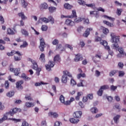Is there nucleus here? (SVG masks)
<instances>
[{
	"label": "nucleus",
	"instance_id": "1",
	"mask_svg": "<svg viewBox=\"0 0 126 126\" xmlns=\"http://www.w3.org/2000/svg\"><path fill=\"white\" fill-rule=\"evenodd\" d=\"M110 36L111 37L112 43H114L113 45L115 50L118 51L121 55H125V50H124V48L122 47H119V44H118V42L120 41V36L116 35V34L114 32H112Z\"/></svg>",
	"mask_w": 126,
	"mask_h": 126
},
{
	"label": "nucleus",
	"instance_id": "2",
	"mask_svg": "<svg viewBox=\"0 0 126 126\" xmlns=\"http://www.w3.org/2000/svg\"><path fill=\"white\" fill-rule=\"evenodd\" d=\"M61 57H60V55H57L54 58V61H49L48 62V64L45 65L46 70L48 71H51L52 69V67H54L55 66V62H57V63H61Z\"/></svg>",
	"mask_w": 126,
	"mask_h": 126
},
{
	"label": "nucleus",
	"instance_id": "3",
	"mask_svg": "<svg viewBox=\"0 0 126 126\" xmlns=\"http://www.w3.org/2000/svg\"><path fill=\"white\" fill-rule=\"evenodd\" d=\"M82 116V112L81 111H76L73 114V117L74 118H70L69 122L71 124H78L79 122V119H80Z\"/></svg>",
	"mask_w": 126,
	"mask_h": 126
},
{
	"label": "nucleus",
	"instance_id": "4",
	"mask_svg": "<svg viewBox=\"0 0 126 126\" xmlns=\"http://www.w3.org/2000/svg\"><path fill=\"white\" fill-rule=\"evenodd\" d=\"M29 62H31L32 65V68L35 70H36V74L39 76L40 75V72L42 70V69L38 67V64L34 60L31 59V58H29Z\"/></svg>",
	"mask_w": 126,
	"mask_h": 126
},
{
	"label": "nucleus",
	"instance_id": "5",
	"mask_svg": "<svg viewBox=\"0 0 126 126\" xmlns=\"http://www.w3.org/2000/svg\"><path fill=\"white\" fill-rule=\"evenodd\" d=\"M72 14L71 15L67 16L66 17L67 18H76L74 19V22L76 23H79L82 21V19L81 18H77V15H76V11L73 10L72 11Z\"/></svg>",
	"mask_w": 126,
	"mask_h": 126
},
{
	"label": "nucleus",
	"instance_id": "6",
	"mask_svg": "<svg viewBox=\"0 0 126 126\" xmlns=\"http://www.w3.org/2000/svg\"><path fill=\"white\" fill-rule=\"evenodd\" d=\"M63 75L62 76L61 79L62 82L63 83H67V76H69V77H72V75H71L69 71L67 70L63 71Z\"/></svg>",
	"mask_w": 126,
	"mask_h": 126
},
{
	"label": "nucleus",
	"instance_id": "7",
	"mask_svg": "<svg viewBox=\"0 0 126 126\" xmlns=\"http://www.w3.org/2000/svg\"><path fill=\"white\" fill-rule=\"evenodd\" d=\"M100 45L104 46L105 49L108 51L109 54L110 55V56H113L114 55V52L113 51L111 50L110 46H108V42L107 41H103L102 42H100Z\"/></svg>",
	"mask_w": 126,
	"mask_h": 126
},
{
	"label": "nucleus",
	"instance_id": "8",
	"mask_svg": "<svg viewBox=\"0 0 126 126\" xmlns=\"http://www.w3.org/2000/svg\"><path fill=\"white\" fill-rule=\"evenodd\" d=\"M109 89V86L107 85H104L100 87V89L97 91V94L98 96H102L103 95V92L104 90Z\"/></svg>",
	"mask_w": 126,
	"mask_h": 126
},
{
	"label": "nucleus",
	"instance_id": "9",
	"mask_svg": "<svg viewBox=\"0 0 126 126\" xmlns=\"http://www.w3.org/2000/svg\"><path fill=\"white\" fill-rule=\"evenodd\" d=\"M40 40V46H39V49L40 52H44L45 51V45H46V43H45V40H44V38L40 37L39 38Z\"/></svg>",
	"mask_w": 126,
	"mask_h": 126
},
{
	"label": "nucleus",
	"instance_id": "10",
	"mask_svg": "<svg viewBox=\"0 0 126 126\" xmlns=\"http://www.w3.org/2000/svg\"><path fill=\"white\" fill-rule=\"evenodd\" d=\"M65 24L69 27H73V26H75V23L73 21L68 19L65 20Z\"/></svg>",
	"mask_w": 126,
	"mask_h": 126
},
{
	"label": "nucleus",
	"instance_id": "11",
	"mask_svg": "<svg viewBox=\"0 0 126 126\" xmlns=\"http://www.w3.org/2000/svg\"><path fill=\"white\" fill-rule=\"evenodd\" d=\"M90 15L92 17H96L98 18L100 15V13L98 11H91L90 12Z\"/></svg>",
	"mask_w": 126,
	"mask_h": 126
},
{
	"label": "nucleus",
	"instance_id": "12",
	"mask_svg": "<svg viewBox=\"0 0 126 126\" xmlns=\"http://www.w3.org/2000/svg\"><path fill=\"white\" fill-rule=\"evenodd\" d=\"M24 83V81L23 80H20L16 82V87L18 89H20V90H22L23 89V86H22V84Z\"/></svg>",
	"mask_w": 126,
	"mask_h": 126
},
{
	"label": "nucleus",
	"instance_id": "13",
	"mask_svg": "<svg viewBox=\"0 0 126 126\" xmlns=\"http://www.w3.org/2000/svg\"><path fill=\"white\" fill-rule=\"evenodd\" d=\"M10 71L12 72H14L15 73V75L17 76L19 73H20V68H10Z\"/></svg>",
	"mask_w": 126,
	"mask_h": 126
},
{
	"label": "nucleus",
	"instance_id": "14",
	"mask_svg": "<svg viewBox=\"0 0 126 126\" xmlns=\"http://www.w3.org/2000/svg\"><path fill=\"white\" fill-rule=\"evenodd\" d=\"M92 30H93V29H92V28L87 29L85 32L83 34V37L87 38V37H88V36H89V35L90 34V31H92Z\"/></svg>",
	"mask_w": 126,
	"mask_h": 126
},
{
	"label": "nucleus",
	"instance_id": "15",
	"mask_svg": "<svg viewBox=\"0 0 126 126\" xmlns=\"http://www.w3.org/2000/svg\"><path fill=\"white\" fill-rule=\"evenodd\" d=\"M56 50L59 51L61 52H63V51H65V49H64V48L63 47V45L60 44L56 46Z\"/></svg>",
	"mask_w": 126,
	"mask_h": 126
},
{
	"label": "nucleus",
	"instance_id": "16",
	"mask_svg": "<svg viewBox=\"0 0 126 126\" xmlns=\"http://www.w3.org/2000/svg\"><path fill=\"white\" fill-rule=\"evenodd\" d=\"M83 60V58L80 55V54H78L75 55V57L74 59V62H79L80 61H82Z\"/></svg>",
	"mask_w": 126,
	"mask_h": 126
},
{
	"label": "nucleus",
	"instance_id": "17",
	"mask_svg": "<svg viewBox=\"0 0 126 126\" xmlns=\"http://www.w3.org/2000/svg\"><path fill=\"white\" fill-rule=\"evenodd\" d=\"M18 110V108H13L11 109L9 112H8V114L10 115V116H13L14 114H16V113H17Z\"/></svg>",
	"mask_w": 126,
	"mask_h": 126
},
{
	"label": "nucleus",
	"instance_id": "18",
	"mask_svg": "<svg viewBox=\"0 0 126 126\" xmlns=\"http://www.w3.org/2000/svg\"><path fill=\"white\" fill-rule=\"evenodd\" d=\"M101 57V55L100 54H96L95 56L93 58V60L96 63L99 62V60H97V59L100 60Z\"/></svg>",
	"mask_w": 126,
	"mask_h": 126
},
{
	"label": "nucleus",
	"instance_id": "19",
	"mask_svg": "<svg viewBox=\"0 0 126 126\" xmlns=\"http://www.w3.org/2000/svg\"><path fill=\"white\" fill-rule=\"evenodd\" d=\"M49 117H53L55 119H57L59 117V114L57 112H50L48 113Z\"/></svg>",
	"mask_w": 126,
	"mask_h": 126
},
{
	"label": "nucleus",
	"instance_id": "20",
	"mask_svg": "<svg viewBox=\"0 0 126 126\" xmlns=\"http://www.w3.org/2000/svg\"><path fill=\"white\" fill-rule=\"evenodd\" d=\"M39 8L41 10H43V9H47L48 4H47V3H41L39 6Z\"/></svg>",
	"mask_w": 126,
	"mask_h": 126
},
{
	"label": "nucleus",
	"instance_id": "21",
	"mask_svg": "<svg viewBox=\"0 0 126 126\" xmlns=\"http://www.w3.org/2000/svg\"><path fill=\"white\" fill-rule=\"evenodd\" d=\"M86 6L88 7H91L93 8L94 10H96L97 9V7L96 6V4L95 3H91V4H86Z\"/></svg>",
	"mask_w": 126,
	"mask_h": 126
},
{
	"label": "nucleus",
	"instance_id": "22",
	"mask_svg": "<svg viewBox=\"0 0 126 126\" xmlns=\"http://www.w3.org/2000/svg\"><path fill=\"white\" fill-rule=\"evenodd\" d=\"M21 77L23 79H24L25 81H28L29 80H31V78L29 77L28 76H27V75H26V74L24 73L22 74Z\"/></svg>",
	"mask_w": 126,
	"mask_h": 126
},
{
	"label": "nucleus",
	"instance_id": "23",
	"mask_svg": "<svg viewBox=\"0 0 126 126\" xmlns=\"http://www.w3.org/2000/svg\"><path fill=\"white\" fill-rule=\"evenodd\" d=\"M18 15L19 17H21L22 20H25V19H27V17L25 16L24 12H20L18 14Z\"/></svg>",
	"mask_w": 126,
	"mask_h": 126
},
{
	"label": "nucleus",
	"instance_id": "24",
	"mask_svg": "<svg viewBox=\"0 0 126 126\" xmlns=\"http://www.w3.org/2000/svg\"><path fill=\"white\" fill-rule=\"evenodd\" d=\"M34 106H35L34 103L29 102H26V107H27V108H31V107H34Z\"/></svg>",
	"mask_w": 126,
	"mask_h": 126
},
{
	"label": "nucleus",
	"instance_id": "25",
	"mask_svg": "<svg viewBox=\"0 0 126 126\" xmlns=\"http://www.w3.org/2000/svg\"><path fill=\"white\" fill-rule=\"evenodd\" d=\"M21 1L22 7H24V8H27L28 3H27L25 0H21Z\"/></svg>",
	"mask_w": 126,
	"mask_h": 126
},
{
	"label": "nucleus",
	"instance_id": "26",
	"mask_svg": "<svg viewBox=\"0 0 126 126\" xmlns=\"http://www.w3.org/2000/svg\"><path fill=\"white\" fill-rule=\"evenodd\" d=\"M39 60L42 63H45V62H46V60L45 59V54L44 53H42L40 55Z\"/></svg>",
	"mask_w": 126,
	"mask_h": 126
},
{
	"label": "nucleus",
	"instance_id": "27",
	"mask_svg": "<svg viewBox=\"0 0 126 126\" xmlns=\"http://www.w3.org/2000/svg\"><path fill=\"white\" fill-rule=\"evenodd\" d=\"M48 9L50 13H53V12H55L56 10H57V8L55 7L51 6L48 8Z\"/></svg>",
	"mask_w": 126,
	"mask_h": 126
},
{
	"label": "nucleus",
	"instance_id": "28",
	"mask_svg": "<svg viewBox=\"0 0 126 126\" xmlns=\"http://www.w3.org/2000/svg\"><path fill=\"white\" fill-rule=\"evenodd\" d=\"M21 33L23 34V35H25L26 37L29 36V33H28V32L25 29L21 30Z\"/></svg>",
	"mask_w": 126,
	"mask_h": 126
},
{
	"label": "nucleus",
	"instance_id": "29",
	"mask_svg": "<svg viewBox=\"0 0 126 126\" xmlns=\"http://www.w3.org/2000/svg\"><path fill=\"white\" fill-rule=\"evenodd\" d=\"M28 47V43H27V41H24L23 42V44L21 45L20 47L21 49H22V48H26Z\"/></svg>",
	"mask_w": 126,
	"mask_h": 126
},
{
	"label": "nucleus",
	"instance_id": "30",
	"mask_svg": "<svg viewBox=\"0 0 126 126\" xmlns=\"http://www.w3.org/2000/svg\"><path fill=\"white\" fill-rule=\"evenodd\" d=\"M120 118H121V115H119L114 117L113 120L114 121L115 124H118V121L120 120Z\"/></svg>",
	"mask_w": 126,
	"mask_h": 126
},
{
	"label": "nucleus",
	"instance_id": "31",
	"mask_svg": "<svg viewBox=\"0 0 126 126\" xmlns=\"http://www.w3.org/2000/svg\"><path fill=\"white\" fill-rule=\"evenodd\" d=\"M64 7L66 9H71V8H72V6L69 3H65L64 4Z\"/></svg>",
	"mask_w": 126,
	"mask_h": 126
},
{
	"label": "nucleus",
	"instance_id": "32",
	"mask_svg": "<svg viewBox=\"0 0 126 126\" xmlns=\"http://www.w3.org/2000/svg\"><path fill=\"white\" fill-rule=\"evenodd\" d=\"M102 33H103L104 35H108L109 33V30L105 27H103L102 29Z\"/></svg>",
	"mask_w": 126,
	"mask_h": 126
},
{
	"label": "nucleus",
	"instance_id": "33",
	"mask_svg": "<svg viewBox=\"0 0 126 126\" xmlns=\"http://www.w3.org/2000/svg\"><path fill=\"white\" fill-rule=\"evenodd\" d=\"M95 42H100V44L101 43L103 42V41H106V40H102V38L98 37V36H96L95 37Z\"/></svg>",
	"mask_w": 126,
	"mask_h": 126
},
{
	"label": "nucleus",
	"instance_id": "34",
	"mask_svg": "<svg viewBox=\"0 0 126 126\" xmlns=\"http://www.w3.org/2000/svg\"><path fill=\"white\" fill-rule=\"evenodd\" d=\"M103 23H104V24H106V25H107V26H108L109 27H113V25L111 24V23H110V22L109 21H103Z\"/></svg>",
	"mask_w": 126,
	"mask_h": 126
},
{
	"label": "nucleus",
	"instance_id": "35",
	"mask_svg": "<svg viewBox=\"0 0 126 126\" xmlns=\"http://www.w3.org/2000/svg\"><path fill=\"white\" fill-rule=\"evenodd\" d=\"M91 111L93 114H96V113H98V109H97L96 107H92L91 109Z\"/></svg>",
	"mask_w": 126,
	"mask_h": 126
},
{
	"label": "nucleus",
	"instance_id": "36",
	"mask_svg": "<svg viewBox=\"0 0 126 126\" xmlns=\"http://www.w3.org/2000/svg\"><path fill=\"white\" fill-rule=\"evenodd\" d=\"M46 84H48V83H44L43 82H40V83H39V82L35 83L34 84V86L37 87V86H40V85H45Z\"/></svg>",
	"mask_w": 126,
	"mask_h": 126
},
{
	"label": "nucleus",
	"instance_id": "37",
	"mask_svg": "<svg viewBox=\"0 0 126 126\" xmlns=\"http://www.w3.org/2000/svg\"><path fill=\"white\" fill-rule=\"evenodd\" d=\"M7 33L9 34V35H14V32L11 29L8 28L7 29Z\"/></svg>",
	"mask_w": 126,
	"mask_h": 126
},
{
	"label": "nucleus",
	"instance_id": "38",
	"mask_svg": "<svg viewBox=\"0 0 126 126\" xmlns=\"http://www.w3.org/2000/svg\"><path fill=\"white\" fill-rule=\"evenodd\" d=\"M9 120H10V121L14 122V123H19L21 122V119H16L15 118H9Z\"/></svg>",
	"mask_w": 126,
	"mask_h": 126
},
{
	"label": "nucleus",
	"instance_id": "39",
	"mask_svg": "<svg viewBox=\"0 0 126 126\" xmlns=\"http://www.w3.org/2000/svg\"><path fill=\"white\" fill-rule=\"evenodd\" d=\"M116 73H117V70H112L109 73V76H111V77L114 76V75H115V74H116Z\"/></svg>",
	"mask_w": 126,
	"mask_h": 126
},
{
	"label": "nucleus",
	"instance_id": "40",
	"mask_svg": "<svg viewBox=\"0 0 126 126\" xmlns=\"http://www.w3.org/2000/svg\"><path fill=\"white\" fill-rule=\"evenodd\" d=\"M14 95V92H9L8 93L6 94L7 97H12V96Z\"/></svg>",
	"mask_w": 126,
	"mask_h": 126
},
{
	"label": "nucleus",
	"instance_id": "41",
	"mask_svg": "<svg viewBox=\"0 0 126 126\" xmlns=\"http://www.w3.org/2000/svg\"><path fill=\"white\" fill-rule=\"evenodd\" d=\"M59 41L58 39H55L52 41V44L55 46H58L59 45Z\"/></svg>",
	"mask_w": 126,
	"mask_h": 126
},
{
	"label": "nucleus",
	"instance_id": "42",
	"mask_svg": "<svg viewBox=\"0 0 126 126\" xmlns=\"http://www.w3.org/2000/svg\"><path fill=\"white\" fill-rule=\"evenodd\" d=\"M113 109L115 110L117 109V110H121V108H120V104L116 103L113 106Z\"/></svg>",
	"mask_w": 126,
	"mask_h": 126
},
{
	"label": "nucleus",
	"instance_id": "43",
	"mask_svg": "<svg viewBox=\"0 0 126 126\" xmlns=\"http://www.w3.org/2000/svg\"><path fill=\"white\" fill-rule=\"evenodd\" d=\"M15 51L14 50H12L11 52L7 53V56H8V57H11L12 56L15 55Z\"/></svg>",
	"mask_w": 126,
	"mask_h": 126
},
{
	"label": "nucleus",
	"instance_id": "44",
	"mask_svg": "<svg viewBox=\"0 0 126 126\" xmlns=\"http://www.w3.org/2000/svg\"><path fill=\"white\" fill-rule=\"evenodd\" d=\"M103 17H104V18H107V19L111 20V21H115V18H112L111 17H109L107 15H104Z\"/></svg>",
	"mask_w": 126,
	"mask_h": 126
},
{
	"label": "nucleus",
	"instance_id": "45",
	"mask_svg": "<svg viewBox=\"0 0 126 126\" xmlns=\"http://www.w3.org/2000/svg\"><path fill=\"white\" fill-rule=\"evenodd\" d=\"M123 11V9H117L116 13L118 16H120L122 14V12Z\"/></svg>",
	"mask_w": 126,
	"mask_h": 126
},
{
	"label": "nucleus",
	"instance_id": "46",
	"mask_svg": "<svg viewBox=\"0 0 126 126\" xmlns=\"http://www.w3.org/2000/svg\"><path fill=\"white\" fill-rule=\"evenodd\" d=\"M59 100L63 104V103H64V96L63 95H61L60 96Z\"/></svg>",
	"mask_w": 126,
	"mask_h": 126
},
{
	"label": "nucleus",
	"instance_id": "47",
	"mask_svg": "<svg viewBox=\"0 0 126 126\" xmlns=\"http://www.w3.org/2000/svg\"><path fill=\"white\" fill-rule=\"evenodd\" d=\"M4 87L6 89H8V88H9V82L8 81H5L4 83Z\"/></svg>",
	"mask_w": 126,
	"mask_h": 126
},
{
	"label": "nucleus",
	"instance_id": "48",
	"mask_svg": "<svg viewBox=\"0 0 126 126\" xmlns=\"http://www.w3.org/2000/svg\"><path fill=\"white\" fill-rule=\"evenodd\" d=\"M21 57H17V56H14V60L15 62H19V61H21Z\"/></svg>",
	"mask_w": 126,
	"mask_h": 126
},
{
	"label": "nucleus",
	"instance_id": "49",
	"mask_svg": "<svg viewBox=\"0 0 126 126\" xmlns=\"http://www.w3.org/2000/svg\"><path fill=\"white\" fill-rule=\"evenodd\" d=\"M70 84L72 86H74V85H76V81H75L74 79H71L70 80Z\"/></svg>",
	"mask_w": 126,
	"mask_h": 126
},
{
	"label": "nucleus",
	"instance_id": "50",
	"mask_svg": "<svg viewBox=\"0 0 126 126\" xmlns=\"http://www.w3.org/2000/svg\"><path fill=\"white\" fill-rule=\"evenodd\" d=\"M41 20L44 22V23H49V20L47 18H41Z\"/></svg>",
	"mask_w": 126,
	"mask_h": 126
},
{
	"label": "nucleus",
	"instance_id": "51",
	"mask_svg": "<svg viewBox=\"0 0 126 126\" xmlns=\"http://www.w3.org/2000/svg\"><path fill=\"white\" fill-rule=\"evenodd\" d=\"M48 20H49V22H51V24H54V23H55L54 18L52 17V16H50L48 17Z\"/></svg>",
	"mask_w": 126,
	"mask_h": 126
},
{
	"label": "nucleus",
	"instance_id": "52",
	"mask_svg": "<svg viewBox=\"0 0 126 126\" xmlns=\"http://www.w3.org/2000/svg\"><path fill=\"white\" fill-rule=\"evenodd\" d=\"M125 73L124 71H119V76L120 77H123L125 75Z\"/></svg>",
	"mask_w": 126,
	"mask_h": 126
},
{
	"label": "nucleus",
	"instance_id": "53",
	"mask_svg": "<svg viewBox=\"0 0 126 126\" xmlns=\"http://www.w3.org/2000/svg\"><path fill=\"white\" fill-rule=\"evenodd\" d=\"M78 87H83L84 86L83 85V80H80V83H78L77 84Z\"/></svg>",
	"mask_w": 126,
	"mask_h": 126
},
{
	"label": "nucleus",
	"instance_id": "54",
	"mask_svg": "<svg viewBox=\"0 0 126 126\" xmlns=\"http://www.w3.org/2000/svg\"><path fill=\"white\" fill-rule=\"evenodd\" d=\"M41 30H42V31H47V30H48V26L42 25L41 27Z\"/></svg>",
	"mask_w": 126,
	"mask_h": 126
},
{
	"label": "nucleus",
	"instance_id": "55",
	"mask_svg": "<svg viewBox=\"0 0 126 126\" xmlns=\"http://www.w3.org/2000/svg\"><path fill=\"white\" fill-rule=\"evenodd\" d=\"M118 66L119 68H121V69H123L124 68V63L122 62H119L118 63Z\"/></svg>",
	"mask_w": 126,
	"mask_h": 126
},
{
	"label": "nucleus",
	"instance_id": "56",
	"mask_svg": "<svg viewBox=\"0 0 126 126\" xmlns=\"http://www.w3.org/2000/svg\"><path fill=\"white\" fill-rule=\"evenodd\" d=\"M0 22H1V24H3L4 23V19L2 15L0 14Z\"/></svg>",
	"mask_w": 126,
	"mask_h": 126
},
{
	"label": "nucleus",
	"instance_id": "57",
	"mask_svg": "<svg viewBox=\"0 0 126 126\" xmlns=\"http://www.w3.org/2000/svg\"><path fill=\"white\" fill-rule=\"evenodd\" d=\"M63 104L65 106H69V105L71 104V102L69 101V100H67L66 101H64V102H63Z\"/></svg>",
	"mask_w": 126,
	"mask_h": 126
},
{
	"label": "nucleus",
	"instance_id": "58",
	"mask_svg": "<svg viewBox=\"0 0 126 126\" xmlns=\"http://www.w3.org/2000/svg\"><path fill=\"white\" fill-rule=\"evenodd\" d=\"M95 10H98V11H102V12H105V9H104L103 8H102L101 7L96 8Z\"/></svg>",
	"mask_w": 126,
	"mask_h": 126
},
{
	"label": "nucleus",
	"instance_id": "59",
	"mask_svg": "<svg viewBox=\"0 0 126 126\" xmlns=\"http://www.w3.org/2000/svg\"><path fill=\"white\" fill-rule=\"evenodd\" d=\"M21 126H29V124L26 121H24L22 122Z\"/></svg>",
	"mask_w": 126,
	"mask_h": 126
},
{
	"label": "nucleus",
	"instance_id": "60",
	"mask_svg": "<svg viewBox=\"0 0 126 126\" xmlns=\"http://www.w3.org/2000/svg\"><path fill=\"white\" fill-rule=\"evenodd\" d=\"M117 88H118V87L117 86H115L114 85H112L110 87V89L111 90H112V91H115V90H116V89H117Z\"/></svg>",
	"mask_w": 126,
	"mask_h": 126
},
{
	"label": "nucleus",
	"instance_id": "61",
	"mask_svg": "<svg viewBox=\"0 0 126 126\" xmlns=\"http://www.w3.org/2000/svg\"><path fill=\"white\" fill-rule=\"evenodd\" d=\"M87 97H88L90 100H92V99H93V94H89L87 95Z\"/></svg>",
	"mask_w": 126,
	"mask_h": 126
},
{
	"label": "nucleus",
	"instance_id": "62",
	"mask_svg": "<svg viewBox=\"0 0 126 126\" xmlns=\"http://www.w3.org/2000/svg\"><path fill=\"white\" fill-rule=\"evenodd\" d=\"M65 47H66V48H68V49H70L71 51H72V50H73V47H72V46L69 44H66Z\"/></svg>",
	"mask_w": 126,
	"mask_h": 126
},
{
	"label": "nucleus",
	"instance_id": "63",
	"mask_svg": "<svg viewBox=\"0 0 126 126\" xmlns=\"http://www.w3.org/2000/svg\"><path fill=\"white\" fill-rule=\"evenodd\" d=\"M25 99H26V100H29V101H32V98L30 95H26Z\"/></svg>",
	"mask_w": 126,
	"mask_h": 126
},
{
	"label": "nucleus",
	"instance_id": "64",
	"mask_svg": "<svg viewBox=\"0 0 126 126\" xmlns=\"http://www.w3.org/2000/svg\"><path fill=\"white\" fill-rule=\"evenodd\" d=\"M87 101H88V97L87 96H84L83 97V102H84V103H85L87 102Z\"/></svg>",
	"mask_w": 126,
	"mask_h": 126
}]
</instances>
